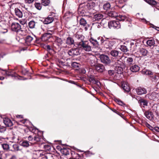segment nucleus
I'll list each match as a JSON object with an SVG mask.
<instances>
[{
	"label": "nucleus",
	"mask_w": 159,
	"mask_h": 159,
	"mask_svg": "<svg viewBox=\"0 0 159 159\" xmlns=\"http://www.w3.org/2000/svg\"><path fill=\"white\" fill-rule=\"evenodd\" d=\"M107 40V41H109L110 39L109 38H107L105 35H103V37H101V42L102 44V40Z\"/></svg>",
	"instance_id": "de8ad7c7"
},
{
	"label": "nucleus",
	"mask_w": 159,
	"mask_h": 159,
	"mask_svg": "<svg viewBox=\"0 0 159 159\" xmlns=\"http://www.w3.org/2000/svg\"><path fill=\"white\" fill-rule=\"evenodd\" d=\"M120 49L122 51L124 52H126L128 50L127 48L125 46H121Z\"/></svg>",
	"instance_id": "37998d69"
},
{
	"label": "nucleus",
	"mask_w": 159,
	"mask_h": 159,
	"mask_svg": "<svg viewBox=\"0 0 159 159\" xmlns=\"http://www.w3.org/2000/svg\"><path fill=\"white\" fill-rule=\"evenodd\" d=\"M114 71L113 70H110L108 71V74L110 76H113L114 75Z\"/></svg>",
	"instance_id": "3c124183"
},
{
	"label": "nucleus",
	"mask_w": 159,
	"mask_h": 159,
	"mask_svg": "<svg viewBox=\"0 0 159 159\" xmlns=\"http://www.w3.org/2000/svg\"><path fill=\"white\" fill-rule=\"evenodd\" d=\"M53 20L52 17H48L43 20V22L44 24H48L51 23Z\"/></svg>",
	"instance_id": "a211bd4d"
},
{
	"label": "nucleus",
	"mask_w": 159,
	"mask_h": 159,
	"mask_svg": "<svg viewBox=\"0 0 159 159\" xmlns=\"http://www.w3.org/2000/svg\"><path fill=\"white\" fill-rule=\"evenodd\" d=\"M6 130L5 127H1L0 128V132L3 133Z\"/></svg>",
	"instance_id": "4d7b16f0"
},
{
	"label": "nucleus",
	"mask_w": 159,
	"mask_h": 159,
	"mask_svg": "<svg viewBox=\"0 0 159 159\" xmlns=\"http://www.w3.org/2000/svg\"><path fill=\"white\" fill-rule=\"evenodd\" d=\"M139 67L137 65H134L130 68V70L133 72H136L139 70Z\"/></svg>",
	"instance_id": "412c9836"
},
{
	"label": "nucleus",
	"mask_w": 159,
	"mask_h": 159,
	"mask_svg": "<svg viewBox=\"0 0 159 159\" xmlns=\"http://www.w3.org/2000/svg\"><path fill=\"white\" fill-rule=\"evenodd\" d=\"M68 55L71 57H74L80 54L79 49L76 48H72L68 52Z\"/></svg>",
	"instance_id": "0eeeda50"
},
{
	"label": "nucleus",
	"mask_w": 159,
	"mask_h": 159,
	"mask_svg": "<svg viewBox=\"0 0 159 159\" xmlns=\"http://www.w3.org/2000/svg\"><path fill=\"white\" fill-rule=\"evenodd\" d=\"M99 57L101 62L106 65H108L111 63V60L109 57L107 55L101 54Z\"/></svg>",
	"instance_id": "39448f33"
},
{
	"label": "nucleus",
	"mask_w": 159,
	"mask_h": 159,
	"mask_svg": "<svg viewBox=\"0 0 159 159\" xmlns=\"http://www.w3.org/2000/svg\"><path fill=\"white\" fill-rule=\"evenodd\" d=\"M109 15L112 17H116V13L115 12H111L109 13Z\"/></svg>",
	"instance_id": "09e8293b"
},
{
	"label": "nucleus",
	"mask_w": 159,
	"mask_h": 159,
	"mask_svg": "<svg viewBox=\"0 0 159 159\" xmlns=\"http://www.w3.org/2000/svg\"><path fill=\"white\" fill-rule=\"evenodd\" d=\"M20 22L22 25H24L25 24V22L22 21H20Z\"/></svg>",
	"instance_id": "338daca9"
},
{
	"label": "nucleus",
	"mask_w": 159,
	"mask_h": 159,
	"mask_svg": "<svg viewBox=\"0 0 159 159\" xmlns=\"http://www.w3.org/2000/svg\"><path fill=\"white\" fill-rule=\"evenodd\" d=\"M35 22L33 20L30 21L28 23V26L30 28L33 29L35 27Z\"/></svg>",
	"instance_id": "473e14b6"
},
{
	"label": "nucleus",
	"mask_w": 159,
	"mask_h": 159,
	"mask_svg": "<svg viewBox=\"0 0 159 159\" xmlns=\"http://www.w3.org/2000/svg\"><path fill=\"white\" fill-rule=\"evenodd\" d=\"M123 57L122 56L120 58V60H117L115 62V66H124V63L123 62L121 61L120 60L121 59L123 58Z\"/></svg>",
	"instance_id": "b1692460"
},
{
	"label": "nucleus",
	"mask_w": 159,
	"mask_h": 159,
	"mask_svg": "<svg viewBox=\"0 0 159 159\" xmlns=\"http://www.w3.org/2000/svg\"><path fill=\"white\" fill-rule=\"evenodd\" d=\"M94 68L98 72H102L105 70V69L104 66L101 64L98 63Z\"/></svg>",
	"instance_id": "ddd939ff"
},
{
	"label": "nucleus",
	"mask_w": 159,
	"mask_h": 159,
	"mask_svg": "<svg viewBox=\"0 0 159 159\" xmlns=\"http://www.w3.org/2000/svg\"><path fill=\"white\" fill-rule=\"evenodd\" d=\"M72 66L74 67H79V64L75 62H73L71 64Z\"/></svg>",
	"instance_id": "8fccbe9b"
},
{
	"label": "nucleus",
	"mask_w": 159,
	"mask_h": 159,
	"mask_svg": "<svg viewBox=\"0 0 159 159\" xmlns=\"http://www.w3.org/2000/svg\"><path fill=\"white\" fill-rule=\"evenodd\" d=\"M34 6L35 7L39 10H40L42 8L41 4L39 3H35Z\"/></svg>",
	"instance_id": "a19ab883"
},
{
	"label": "nucleus",
	"mask_w": 159,
	"mask_h": 159,
	"mask_svg": "<svg viewBox=\"0 0 159 159\" xmlns=\"http://www.w3.org/2000/svg\"><path fill=\"white\" fill-rule=\"evenodd\" d=\"M152 80L155 82H159V78L157 74L154 75H153L151 77Z\"/></svg>",
	"instance_id": "393cba45"
},
{
	"label": "nucleus",
	"mask_w": 159,
	"mask_h": 159,
	"mask_svg": "<svg viewBox=\"0 0 159 159\" xmlns=\"http://www.w3.org/2000/svg\"><path fill=\"white\" fill-rule=\"evenodd\" d=\"M28 139L29 141H31L32 140L33 138L31 136H30L28 137Z\"/></svg>",
	"instance_id": "e2e57ef3"
},
{
	"label": "nucleus",
	"mask_w": 159,
	"mask_h": 159,
	"mask_svg": "<svg viewBox=\"0 0 159 159\" xmlns=\"http://www.w3.org/2000/svg\"><path fill=\"white\" fill-rule=\"evenodd\" d=\"M115 101L120 106H123L125 105L124 103L122 101L120 100L119 99L116 98L115 99Z\"/></svg>",
	"instance_id": "58836bf2"
},
{
	"label": "nucleus",
	"mask_w": 159,
	"mask_h": 159,
	"mask_svg": "<svg viewBox=\"0 0 159 159\" xmlns=\"http://www.w3.org/2000/svg\"><path fill=\"white\" fill-rule=\"evenodd\" d=\"M142 72L143 74L146 75H153V73L151 71L145 69H143L142 70Z\"/></svg>",
	"instance_id": "5701e85b"
},
{
	"label": "nucleus",
	"mask_w": 159,
	"mask_h": 159,
	"mask_svg": "<svg viewBox=\"0 0 159 159\" xmlns=\"http://www.w3.org/2000/svg\"><path fill=\"white\" fill-rule=\"evenodd\" d=\"M111 7V5L109 2H107L104 4L103 6V8L106 10H109Z\"/></svg>",
	"instance_id": "72a5a7b5"
},
{
	"label": "nucleus",
	"mask_w": 159,
	"mask_h": 159,
	"mask_svg": "<svg viewBox=\"0 0 159 159\" xmlns=\"http://www.w3.org/2000/svg\"><path fill=\"white\" fill-rule=\"evenodd\" d=\"M7 31H8V30H7V29H3V30H2L1 31V33L4 34V33H5L7 32Z\"/></svg>",
	"instance_id": "13d9d810"
},
{
	"label": "nucleus",
	"mask_w": 159,
	"mask_h": 159,
	"mask_svg": "<svg viewBox=\"0 0 159 159\" xmlns=\"http://www.w3.org/2000/svg\"><path fill=\"white\" fill-rule=\"evenodd\" d=\"M137 94L139 95H141L146 94L147 93L146 90L144 88L139 87L136 89Z\"/></svg>",
	"instance_id": "4468645a"
},
{
	"label": "nucleus",
	"mask_w": 159,
	"mask_h": 159,
	"mask_svg": "<svg viewBox=\"0 0 159 159\" xmlns=\"http://www.w3.org/2000/svg\"><path fill=\"white\" fill-rule=\"evenodd\" d=\"M110 53L112 57H117L119 54V52L117 50H112L110 51Z\"/></svg>",
	"instance_id": "aec40b11"
},
{
	"label": "nucleus",
	"mask_w": 159,
	"mask_h": 159,
	"mask_svg": "<svg viewBox=\"0 0 159 159\" xmlns=\"http://www.w3.org/2000/svg\"><path fill=\"white\" fill-rule=\"evenodd\" d=\"M80 24L81 25L85 26L87 24V22L84 19L81 18L80 20Z\"/></svg>",
	"instance_id": "f704fd0d"
},
{
	"label": "nucleus",
	"mask_w": 159,
	"mask_h": 159,
	"mask_svg": "<svg viewBox=\"0 0 159 159\" xmlns=\"http://www.w3.org/2000/svg\"><path fill=\"white\" fill-rule=\"evenodd\" d=\"M6 40L3 39H0V44H3L5 43Z\"/></svg>",
	"instance_id": "6e6d98bb"
},
{
	"label": "nucleus",
	"mask_w": 159,
	"mask_h": 159,
	"mask_svg": "<svg viewBox=\"0 0 159 159\" xmlns=\"http://www.w3.org/2000/svg\"><path fill=\"white\" fill-rule=\"evenodd\" d=\"M121 86L125 91L128 92L130 90V88L128 83L126 82H121Z\"/></svg>",
	"instance_id": "f8f14e48"
},
{
	"label": "nucleus",
	"mask_w": 159,
	"mask_h": 159,
	"mask_svg": "<svg viewBox=\"0 0 159 159\" xmlns=\"http://www.w3.org/2000/svg\"><path fill=\"white\" fill-rule=\"evenodd\" d=\"M156 95L155 93H151L150 95L148 94L147 95V97H148L151 100H153L155 96Z\"/></svg>",
	"instance_id": "ea45409f"
},
{
	"label": "nucleus",
	"mask_w": 159,
	"mask_h": 159,
	"mask_svg": "<svg viewBox=\"0 0 159 159\" xmlns=\"http://www.w3.org/2000/svg\"><path fill=\"white\" fill-rule=\"evenodd\" d=\"M139 103L140 104V105L142 106L143 107L144 106H147L148 105V102L147 101L144 99H141L139 101Z\"/></svg>",
	"instance_id": "cd10ccee"
},
{
	"label": "nucleus",
	"mask_w": 159,
	"mask_h": 159,
	"mask_svg": "<svg viewBox=\"0 0 159 159\" xmlns=\"http://www.w3.org/2000/svg\"><path fill=\"white\" fill-rule=\"evenodd\" d=\"M145 2L152 6H155L157 4V2L155 0H145Z\"/></svg>",
	"instance_id": "a878e982"
},
{
	"label": "nucleus",
	"mask_w": 159,
	"mask_h": 159,
	"mask_svg": "<svg viewBox=\"0 0 159 159\" xmlns=\"http://www.w3.org/2000/svg\"><path fill=\"white\" fill-rule=\"evenodd\" d=\"M17 4H15L13 3L11 5V8L12 11L14 12L15 15L19 18H21L23 16V14L22 12L18 8L15 7V9L13 7H16V5Z\"/></svg>",
	"instance_id": "20e7f679"
},
{
	"label": "nucleus",
	"mask_w": 159,
	"mask_h": 159,
	"mask_svg": "<svg viewBox=\"0 0 159 159\" xmlns=\"http://www.w3.org/2000/svg\"><path fill=\"white\" fill-rule=\"evenodd\" d=\"M55 32V30L54 28L49 29L48 32L44 34L42 37V39H43L44 37L48 36V35H52Z\"/></svg>",
	"instance_id": "f3484780"
},
{
	"label": "nucleus",
	"mask_w": 159,
	"mask_h": 159,
	"mask_svg": "<svg viewBox=\"0 0 159 159\" xmlns=\"http://www.w3.org/2000/svg\"><path fill=\"white\" fill-rule=\"evenodd\" d=\"M140 52L143 56H146L148 53V51L145 49L141 48L140 49Z\"/></svg>",
	"instance_id": "bb28decb"
},
{
	"label": "nucleus",
	"mask_w": 159,
	"mask_h": 159,
	"mask_svg": "<svg viewBox=\"0 0 159 159\" xmlns=\"http://www.w3.org/2000/svg\"><path fill=\"white\" fill-rule=\"evenodd\" d=\"M117 18L120 21H124L125 20L129 23L131 22V19L125 15H119L117 16Z\"/></svg>",
	"instance_id": "9b49d317"
},
{
	"label": "nucleus",
	"mask_w": 159,
	"mask_h": 159,
	"mask_svg": "<svg viewBox=\"0 0 159 159\" xmlns=\"http://www.w3.org/2000/svg\"><path fill=\"white\" fill-rule=\"evenodd\" d=\"M80 71L82 74H85L86 73V70L84 68H81L80 70Z\"/></svg>",
	"instance_id": "5fc2aeb1"
},
{
	"label": "nucleus",
	"mask_w": 159,
	"mask_h": 159,
	"mask_svg": "<svg viewBox=\"0 0 159 159\" xmlns=\"http://www.w3.org/2000/svg\"><path fill=\"white\" fill-rule=\"evenodd\" d=\"M41 1L42 4L44 6L48 5L50 3L49 0H41Z\"/></svg>",
	"instance_id": "4c0bfd02"
},
{
	"label": "nucleus",
	"mask_w": 159,
	"mask_h": 159,
	"mask_svg": "<svg viewBox=\"0 0 159 159\" xmlns=\"http://www.w3.org/2000/svg\"><path fill=\"white\" fill-rule=\"evenodd\" d=\"M57 42L60 43H61L62 42V39L61 38H57Z\"/></svg>",
	"instance_id": "bf43d9fd"
},
{
	"label": "nucleus",
	"mask_w": 159,
	"mask_h": 159,
	"mask_svg": "<svg viewBox=\"0 0 159 159\" xmlns=\"http://www.w3.org/2000/svg\"><path fill=\"white\" fill-rule=\"evenodd\" d=\"M108 25L110 28L119 29L120 28V24L118 21L112 20L108 22Z\"/></svg>",
	"instance_id": "423d86ee"
},
{
	"label": "nucleus",
	"mask_w": 159,
	"mask_h": 159,
	"mask_svg": "<svg viewBox=\"0 0 159 159\" xmlns=\"http://www.w3.org/2000/svg\"><path fill=\"white\" fill-rule=\"evenodd\" d=\"M4 77H0V79L1 80H4Z\"/></svg>",
	"instance_id": "774afa93"
},
{
	"label": "nucleus",
	"mask_w": 159,
	"mask_h": 159,
	"mask_svg": "<svg viewBox=\"0 0 159 159\" xmlns=\"http://www.w3.org/2000/svg\"><path fill=\"white\" fill-rule=\"evenodd\" d=\"M2 147L4 150L7 151L9 149V145L7 144H3L2 145Z\"/></svg>",
	"instance_id": "79ce46f5"
},
{
	"label": "nucleus",
	"mask_w": 159,
	"mask_h": 159,
	"mask_svg": "<svg viewBox=\"0 0 159 159\" xmlns=\"http://www.w3.org/2000/svg\"><path fill=\"white\" fill-rule=\"evenodd\" d=\"M78 47L83 50L86 52L91 51V47L89 43L86 41L81 42L79 43Z\"/></svg>",
	"instance_id": "f257e3e1"
},
{
	"label": "nucleus",
	"mask_w": 159,
	"mask_h": 159,
	"mask_svg": "<svg viewBox=\"0 0 159 159\" xmlns=\"http://www.w3.org/2000/svg\"><path fill=\"white\" fill-rule=\"evenodd\" d=\"M11 30L13 31L17 32H20V24L17 23H13L11 24Z\"/></svg>",
	"instance_id": "1a4fd4ad"
},
{
	"label": "nucleus",
	"mask_w": 159,
	"mask_h": 159,
	"mask_svg": "<svg viewBox=\"0 0 159 159\" xmlns=\"http://www.w3.org/2000/svg\"><path fill=\"white\" fill-rule=\"evenodd\" d=\"M34 140L37 142L39 141L40 140V139L38 137H34Z\"/></svg>",
	"instance_id": "052dcab7"
},
{
	"label": "nucleus",
	"mask_w": 159,
	"mask_h": 159,
	"mask_svg": "<svg viewBox=\"0 0 159 159\" xmlns=\"http://www.w3.org/2000/svg\"><path fill=\"white\" fill-rule=\"evenodd\" d=\"M127 62L129 64H131L133 62V58L131 57H129L127 58Z\"/></svg>",
	"instance_id": "49530a36"
},
{
	"label": "nucleus",
	"mask_w": 159,
	"mask_h": 159,
	"mask_svg": "<svg viewBox=\"0 0 159 159\" xmlns=\"http://www.w3.org/2000/svg\"><path fill=\"white\" fill-rule=\"evenodd\" d=\"M141 20L143 22H146V23H147L146 20L145 19H144V18L141 19Z\"/></svg>",
	"instance_id": "69168bd1"
},
{
	"label": "nucleus",
	"mask_w": 159,
	"mask_h": 159,
	"mask_svg": "<svg viewBox=\"0 0 159 159\" xmlns=\"http://www.w3.org/2000/svg\"><path fill=\"white\" fill-rule=\"evenodd\" d=\"M33 40V38L29 35L27 36L25 39V42L28 44L30 43Z\"/></svg>",
	"instance_id": "2f4dec72"
},
{
	"label": "nucleus",
	"mask_w": 159,
	"mask_h": 159,
	"mask_svg": "<svg viewBox=\"0 0 159 159\" xmlns=\"http://www.w3.org/2000/svg\"><path fill=\"white\" fill-rule=\"evenodd\" d=\"M102 44L105 48H107L112 49L115 46L116 41L115 40L111 39L109 41L102 40Z\"/></svg>",
	"instance_id": "f03ea898"
},
{
	"label": "nucleus",
	"mask_w": 159,
	"mask_h": 159,
	"mask_svg": "<svg viewBox=\"0 0 159 159\" xmlns=\"http://www.w3.org/2000/svg\"><path fill=\"white\" fill-rule=\"evenodd\" d=\"M46 48L47 49L48 51L49 52H52L53 51V49L51 46L48 45L46 46Z\"/></svg>",
	"instance_id": "c03bdc74"
},
{
	"label": "nucleus",
	"mask_w": 159,
	"mask_h": 159,
	"mask_svg": "<svg viewBox=\"0 0 159 159\" xmlns=\"http://www.w3.org/2000/svg\"><path fill=\"white\" fill-rule=\"evenodd\" d=\"M66 43L69 46L74 45V40L73 38L70 37L69 36L66 39Z\"/></svg>",
	"instance_id": "2eb2a0df"
},
{
	"label": "nucleus",
	"mask_w": 159,
	"mask_h": 159,
	"mask_svg": "<svg viewBox=\"0 0 159 159\" xmlns=\"http://www.w3.org/2000/svg\"><path fill=\"white\" fill-rule=\"evenodd\" d=\"M3 122L7 126H9L10 124V119L8 118H4L3 119Z\"/></svg>",
	"instance_id": "7c9ffc66"
},
{
	"label": "nucleus",
	"mask_w": 159,
	"mask_h": 159,
	"mask_svg": "<svg viewBox=\"0 0 159 159\" xmlns=\"http://www.w3.org/2000/svg\"><path fill=\"white\" fill-rule=\"evenodd\" d=\"M146 125L151 130H153L154 128L149 124L146 123Z\"/></svg>",
	"instance_id": "603ef678"
},
{
	"label": "nucleus",
	"mask_w": 159,
	"mask_h": 159,
	"mask_svg": "<svg viewBox=\"0 0 159 159\" xmlns=\"http://www.w3.org/2000/svg\"><path fill=\"white\" fill-rule=\"evenodd\" d=\"M13 149L11 150L13 151H18L19 150V145L17 144H14L12 145Z\"/></svg>",
	"instance_id": "c9c22d12"
},
{
	"label": "nucleus",
	"mask_w": 159,
	"mask_h": 159,
	"mask_svg": "<svg viewBox=\"0 0 159 159\" xmlns=\"http://www.w3.org/2000/svg\"><path fill=\"white\" fill-rule=\"evenodd\" d=\"M77 41V44L79 46V43L81 42H84V37L79 32H77L74 35Z\"/></svg>",
	"instance_id": "6e6552de"
},
{
	"label": "nucleus",
	"mask_w": 159,
	"mask_h": 159,
	"mask_svg": "<svg viewBox=\"0 0 159 159\" xmlns=\"http://www.w3.org/2000/svg\"><path fill=\"white\" fill-rule=\"evenodd\" d=\"M81 6H82V7H84L85 9L89 10L93 9L95 6V4L93 2H91L84 5H81L80 7H81Z\"/></svg>",
	"instance_id": "9d476101"
},
{
	"label": "nucleus",
	"mask_w": 159,
	"mask_h": 159,
	"mask_svg": "<svg viewBox=\"0 0 159 159\" xmlns=\"http://www.w3.org/2000/svg\"><path fill=\"white\" fill-rule=\"evenodd\" d=\"M146 43L149 46L151 47L155 44V41L153 39L148 40L147 41Z\"/></svg>",
	"instance_id": "c756f323"
},
{
	"label": "nucleus",
	"mask_w": 159,
	"mask_h": 159,
	"mask_svg": "<svg viewBox=\"0 0 159 159\" xmlns=\"http://www.w3.org/2000/svg\"><path fill=\"white\" fill-rule=\"evenodd\" d=\"M124 66H115V71L116 73L119 74H121L123 72V67Z\"/></svg>",
	"instance_id": "6ab92c4d"
},
{
	"label": "nucleus",
	"mask_w": 159,
	"mask_h": 159,
	"mask_svg": "<svg viewBox=\"0 0 159 159\" xmlns=\"http://www.w3.org/2000/svg\"><path fill=\"white\" fill-rule=\"evenodd\" d=\"M34 0H25V2L27 4H31L34 1Z\"/></svg>",
	"instance_id": "864d4df0"
},
{
	"label": "nucleus",
	"mask_w": 159,
	"mask_h": 159,
	"mask_svg": "<svg viewBox=\"0 0 159 159\" xmlns=\"http://www.w3.org/2000/svg\"><path fill=\"white\" fill-rule=\"evenodd\" d=\"M72 157L75 159H79L80 157V155L78 153H74L72 155Z\"/></svg>",
	"instance_id": "a18cd8bd"
},
{
	"label": "nucleus",
	"mask_w": 159,
	"mask_h": 159,
	"mask_svg": "<svg viewBox=\"0 0 159 159\" xmlns=\"http://www.w3.org/2000/svg\"><path fill=\"white\" fill-rule=\"evenodd\" d=\"M88 61L90 66L93 67H94L98 64L97 59L96 56L93 55H90L89 56Z\"/></svg>",
	"instance_id": "7ed1b4c3"
},
{
	"label": "nucleus",
	"mask_w": 159,
	"mask_h": 159,
	"mask_svg": "<svg viewBox=\"0 0 159 159\" xmlns=\"http://www.w3.org/2000/svg\"><path fill=\"white\" fill-rule=\"evenodd\" d=\"M21 145L25 147H28L30 146V144L28 141H25L22 142Z\"/></svg>",
	"instance_id": "e433bc0d"
},
{
	"label": "nucleus",
	"mask_w": 159,
	"mask_h": 159,
	"mask_svg": "<svg viewBox=\"0 0 159 159\" xmlns=\"http://www.w3.org/2000/svg\"><path fill=\"white\" fill-rule=\"evenodd\" d=\"M156 131L159 132V127H155L154 128V129Z\"/></svg>",
	"instance_id": "680f3d73"
},
{
	"label": "nucleus",
	"mask_w": 159,
	"mask_h": 159,
	"mask_svg": "<svg viewBox=\"0 0 159 159\" xmlns=\"http://www.w3.org/2000/svg\"><path fill=\"white\" fill-rule=\"evenodd\" d=\"M145 115L146 117L150 120L153 119V115L152 112L149 111H147L145 112Z\"/></svg>",
	"instance_id": "dca6fc26"
},
{
	"label": "nucleus",
	"mask_w": 159,
	"mask_h": 159,
	"mask_svg": "<svg viewBox=\"0 0 159 159\" xmlns=\"http://www.w3.org/2000/svg\"><path fill=\"white\" fill-rule=\"evenodd\" d=\"M89 41L90 43L95 47H97L98 46V42L96 40L92 38H91L90 39Z\"/></svg>",
	"instance_id": "c85d7f7f"
},
{
	"label": "nucleus",
	"mask_w": 159,
	"mask_h": 159,
	"mask_svg": "<svg viewBox=\"0 0 159 159\" xmlns=\"http://www.w3.org/2000/svg\"><path fill=\"white\" fill-rule=\"evenodd\" d=\"M11 159H17V158L15 156H13Z\"/></svg>",
	"instance_id": "0e129e2a"
},
{
	"label": "nucleus",
	"mask_w": 159,
	"mask_h": 159,
	"mask_svg": "<svg viewBox=\"0 0 159 159\" xmlns=\"http://www.w3.org/2000/svg\"><path fill=\"white\" fill-rule=\"evenodd\" d=\"M103 17V15L100 13L96 14L93 16L94 20H99L102 19Z\"/></svg>",
	"instance_id": "4be33fe9"
}]
</instances>
